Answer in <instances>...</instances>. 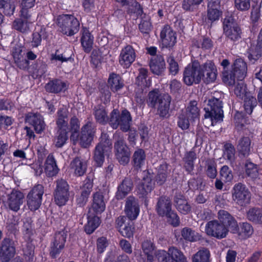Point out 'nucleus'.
<instances>
[{
	"mask_svg": "<svg viewBox=\"0 0 262 262\" xmlns=\"http://www.w3.org/2000/svg\"><path fill=\"white\" fill-rule=\"evenodd\" d=\"M247 65L242 58H237L232 66L231 70L223 72V79L230 84L234 83L235 79L242 81L246 76Z\"/></svg>",
	"mask_w": 262,
	"mask_h": 262,
	"instance_id": "obj_1",
	"label": "nucleus"
},
{
	"mask_svg": "<svg viewBox=\"0 0 262 262\" xmlns=\"http://www.w3.org/2000/svg\"><path fill=\"white\" fill-rule=\"evenodd\" d=\"M132 122L130 113L126 110H123L121 113L117 109H114L110 114L109 124L113 129L120 127V129L126 132L129 130Z\"/></svg>",
	"mask_w": 262,
	"mask_h": 262,
	"instance_id": "obj_2",
	"label": "nucleus"
},
{
	"mask_svg": "<svg viewBox=\"0 0 262 262\" xmlns=\"http://www.w3.org/2000/svg\"><path fill=\"white\" fill-rule=\"evenodd\" d=\"M58 26L60 31L68 36H72L77 33L80 27V23L73 15L62 14L57 18Z\"/></svg>",
	"mask_w": 262,
	"mask_h": 262,
	"instance_id": "obj_3",
	"label": "nucleus"
},
{
	"mask_svg": "<svg viewBox=\"0 0 262 262\" xmlns=\"http://www.w3.org/2000/svg\"><path fill=\"white\" fill-rule=\"evenodd\" d=\"M223 34L228 40L236 41L241 38L242 30L232 15H226L223 20Z\"/></svg>",
	"mask_w": 262,
	"mask_h": 262,
	"instance_id": "obj_4",
	"label": "nucleus"
},
{
	"mask_svg": "<svg viewBox=\"0 0 262 262\" xmlns=\"http://www.w3.org/2000/svg\"><path fill=\"white\" fill-rule=\"evenodd\" d=\"M222 101L219 99L213 98L208 101V107L204 108L205 119L210 118L212 125L217 122L223 120V111Z\"/></svg>",
	"mask_w": 262,
	"mask_h": 262,
	"instance_id": "obj_5",
	"label": "nucleus"
},
{
	"mask_svg": "<svg viewBox=\"0 0 262 262\" xmlns=\"http://www.w3.org/2000/svg\"><path fill=\"white\" fill-rule=\"evenodd\" d=\"M200 63L197 60L189 64L183 72V81L187 85L199 83L202 79Z\"/></svg>",
	"mask_w": 262,
	"mask_h": 262,
	"instance_id": "obj_6",
	"label": "nucleus"
},
{
	"mask_svg": "<svg viewBox=\"0 0 262 262\" xmlns=\"http://www.w3.org/2000/svg\"><path fill=\"white\" fill-rule=\"evenodd\" d=\"M112 145L108 134L102 132L100 137V142L96 145L94 151V160L98 166L100 167L103 164L104 155L110 151Z\"/></svg>",
	"mask_w": 262,
	"mask_h": 262,
	"instance_id": "obj_7",
	"label": "nucleus"
},
{
	"mask_svg": "<svg viewBox=\"0 0 262 262\" xmlns=\"http://www.w3.org/2000/svg\"><path fill=\"white\" fill-rule=\"evenodd\" d=\"M232 199L241 206H245L250 202L251 194L247 186L241 182L236 183L231 190Z\"/></svg>",
	"mask_w": 262,
	"mask_h": 262,
	"instance_id": "obj_8",
	"label": "nucleus"
},
{
	"mask_svg": "<svg viewBox=\"0 0 262 262\" xmlns=\"http://www.w3.org/2000/svg\"><path fill=\"white\" fill-rule=\"evenodd\" d=\"M114 138V149L116 158L121 164L125 165L129 161L130 154L129 148L123 136L116 134Z\"/></svg>",
	"mask_w": 262,
	"mask_h": 262,
	"instance_id": "obj_9",
	"label": "nucleus"
},
{
	"mask_svg": "<svg viewBox=\"0 0 262 262\" xmlns=\"http://www.w3.org/2000/svg\"><path fill=\"white\" fill-rule=\"evenodd\" d=\"M44 192V187L41 184H37L28 193L27 196V205L31 211H35L40 207Z\"/></svg>",
	"mask_w": 262,
	"mask_h": 262,
	"instance_id": "obj_10",
	"label": "nucleus"
},
{
	"mask_svg": "<svg viewBox=\"0 0 262 262\" xmlns=\"http://www.w3.org/2000/svg\"><path fill=\"white\" fill-rule=\"evenodd\" d=\"M157 258L160 262H187L183 253L173 247L169 248L167 252L159 251Z\"/></svg>",
	"mask_w": 262,
	"mask_h": 262,
	"instance_id": "obj_11",
	"label": "nucleus"
},
{
	"mask_svg": "<svg viewBox=\"0 0 262 262\" xmlns=\"http://www.w3.org/2000/svg\"><path fill=\"white\" fill-rule=\"evenodd\" d=\"M229 229L224 224H222L217 220L208 222L205 226V232L209 236L222 239L226 237Z\"/></svg>",
	"mask_w": 262,
	"mask_h": 262,
	"instance_id": "obj_12",
	"label": "nucleus"
},
{
	"mask_svg": "<svg viewBox=\"0 0 262 262\" xmlns=\"http://www.w3.org/2000/svg\"><path fill=\"white\" fill-rule=\"evenodd\" d=\"M96 127L91 122H88L81 128L79 143L84 148L88 147L93 140L96 133Z\"/></svg>",
	"mask_w": 262,
	"mask_h": 262,
	"instance_id": "obj_13",
	"label": "nucleus"
},
{
	"mask_svg": "<svg viewBox=\"0 0 262 262\" xmlns=\"http://www.w3.org/2000/svg\"><path fill=\"white\" fill-rule=\"evenodd\" d=\"M67 235L66 232L63 230L55 233L50 245V254L52 257L55 258L64 248Z\"/></svg>",
	"mask_w": 262,
	"mask_h": 262,
	"instance_id": "obj_14",
	"label": "nucleus"
},
{
	"mask_svg": "<svg viewBox=\"0 0 262 262\" xmlns=\"http://www.w3.org/2000/svg\"><path fill=\"white\" fill-rule=\"evenodd\" d=\"M24 193L18 190L13 189L7 195L6 203L9 208L14 212H17L24 202Z\"/></svg>",
	"mask_w": 262,
	"mask_h": 262,
	"instance_id": "obj_15",
	"label": "nucleus"
},
{
	"mask_svg": "<svg viewBox=\"0 0 262 262\" xmlns=\"http://www.w3.org/2000/svg\"><path fill=\"white\" fill-rule=\"evenodd\" d=\"M16 254L15 247L8 238H5L0 244V261L10 262Z\"/></svg>",
	"mask_w": 262,
	"mask_h": 262,
	"instance_id": "obj_16",
	"label": "nucleus"
},
{
	"mask_svg": "<svg viewBox=\"0 0 262 262\" xmlns=\"http://www.w3.org/2000/svg\"><path fill=\"white\" fill-rule=\"evenodd\" d=\"M136 58L135 49L130 45H127L122 49L119 56V63L124 68H128Z\"/></svg>",
	"mask_w": 262,
	"mask_h": 262,
	"instance_id": "obj_17",
	"label": "nucleus"
},
{
	"mask_svg": "<svg viewBox=\"0 0 262 262\" xmlns=\"http://www.w3.org/2000/svg\"><path fill=\"white\" fill-rule=\"evenodd\" d=\"M200 67L204 81L207 83L214 82L216 78L217 70L212 61L208 60L202 64H200Z\"/></svg>",
	"mask_w": 262,
	"mask_h": 262,
	"instance_id": "obj_18",
	"label": "nucleus"
},
{
	"mask_svg": "<svg viewBox=\"0 0 262 262\" xmlns=\"http://www.w3.org/2000/svg\"><path fill=\"white\" fill-rule=\"evenodd\" d=\"M160 39L162 47L170 48L176 42V34L168 25H165L160 32Z\"/></svg>",
	"mask_w": 262,
	"mask_h": 262,
	"instance_id": "obj_19",
	"label": "nucleus"
},
{
	"mask_svg": "<svg viewBox=\"0 0 262 262\" xmlns=\"http://www.w3.org/2000/svg\"><path fill=\"white\" fill-rule=\"evenodd\" d=\"M220 223L224 224L232 233L237 232L238 224L234 218L227 211L221 210L218 212Z\"/></svg>",
	"mask_w": 262,
	"mask_h": 262,
	"instance_id": "obj_20",
	"label": "nucleus"
},
{
	"mask_svg": "<svg viewBox=\"0 0 262 262\" xmlns=\"http://www.w3.org/2000/svg\"><path fill=\"white\" fill-rule=\"evenodd\" d=\"M124 211L130 220H135L140 212L138 200L133 196L128 197L126 200Z\"/></svg>",
	"mask_w": 262,
	"mask_h": 262,
	"instance_id": "obj_21",
	"label": "nucleus"
},
{
	"mask_svg": "<svg viewBox=\"0 0 262 262\" xmlns=\"http://www.w3.org/2000/svg\"><path fill=\"white\" fill-rule=\"evenodd\" d=\"M172 210V202L170 199L166 195L158 198L155 206V210L160 216H165Z\"/></svg>",
	"mask_w": 262,
	"mask_h": 262,
	"instance_id": "obj_22",
	"label": "nucleus"
},
{
	"mask_svg": "<svg viewBox=\"0 0 262 262\" xmlns=\"http://www.w3.org/2000/svg\"><path fill=\"white\" fill-rule=\"evenodd\" d=\"M251 139L249 137H242L237 142L236 149L240 157L247 158L251 152Z\"/></svg>",
	"mask_w": 262,
	"mask_h": 262,
	"instance_id": "obj_23",
	"label": "nucleus"
},
{
	"mask_svg": "<svg viewBox=\"0 0 262 262\" xmlns=\"http://www.w3.org/2000/svg\"><path fill=\"white\" fill-rule=\"evenodd\" d=\"M47 92L58 94L65 92L69 88V84L59 79H54L49 81L45 85Z\"/></svg>",
	"mask_w": 262,
	"mask_h": 262,
	"instance_id": "obj_24",
	"label": "nucleus"
},
{
	"mask_svg": "<svg viewBox=\"0 0 262 262\" xmlns=\"http://www.w3.org/2000/svg\"><path fill=\"white\" fill-rule=\"evenodd\" d=\"M26 121L34 127L37 133H40L45 128L43 119L39 114L29 113L26 116Z\"/></svg>",
	"mask_w": 262,
	"mask_h": 262,
	"instance_id": "obj_25",
	"label": "nucleus"
},
{
	"mask_svg": "<svg viewBox=\"0 0 262 262\" xmlns=\"http://www.w3.org/2000/svg\"><path fill=\"white\" fill-rule=\"evenodd\" d=\"M149 66L151 71L154 74L162 75L165 69V63L163 57L161 55L152 57Z\"/></svg>",
	"mask_w": 262,
	"mask_h": 262,
	"instance_id": "obj_26",
	"label": "nucleus"
},
{
	"mask_svg": "<svg viewBox=\"0 0 262 262\" xmlns=\"http://www.w3.org/2000/svg\"><path fill=\"white\" fill-rule=\"evenodd\" d=\"M262 56V28L257 39V43L249 49L248 58L250 60L256 61Z\"/></svg>",
	"mask_w": 262,
	"mask_h": 262,
	"instance_id": "obj_27",
	"label": "nucleus"
},
{
	"mask_svg": "<svg viewBox=\"0 0 262 262\" xmlns=\"http://www.w3.org/2000/svg\"><path fill=\"white\" fill-rule=\"evenodd\" d=\"M68 111L64 107H61L57 112L56 125L58 129L68 131Z\"/></svg>",
	"mask_w": 262,
	"mask_h": 262,
	"instance_id": "obj_28",
	"label": "nucleus"
},
{
	"mask_svg": "<svg viewBox=\"0 0 262 262\" xmlns=\"http://www.w3.org/2000/svg\"><path fill=\"white\" fill-rule=\"evenodd\" d=\"M86 163L79 157H76L70 164V169L76 176H83L86 170Z\"/></svg>",
	"mask_w": 262,
	"mask_h": 262,
	"instance_id": "obj_29",
	"label": "nucleus"
},
{
	"mask_svg": "<svg viewBox=\"0 0 262 262\" xmlns=\"http://www.w3.org/2000/svg\"><path fill=\"white\" fill-rule=\"evenodd\" d=\"M105 209V203L102 193L97 192L93 194V203L90 209L96 214L101 213Z\"/></svg>",
	"mask_w": 262,
	"mask_h": 262,
	"instance_id": "obj_30",
	"label": "nucleus"
},
{
	"mask_svg": "<svg viewBox=\"0 0 262 262\" xmlns=\"http://www.w3.org/2000/svg\"><path fill=\"white\" fill-rule=\"evenodd\" d=\"M171 97L168 94H163L161 96L158 105V111L161 117H166L169 113L171 102Z\"/></svg>",
	"mask_w": 262,
	"mask_h": 262,
	"instance_id": "obj_31",
	"label": "nucleus"
},
{
	"mask_svg": "<svg viewBox=\"0 0 262 262\" xmlns=\"http://www.w3.org/2000/svg\"><path fill=\"white\" fill-rule=\"evenodd\" d=\"M45 171L47 176L52 177L56 176L59 171L56 161L53 155H48L45 163Z\"/></svg>",
	"mask_w": 262,
	"mask_h": 262,
	"instance_id": "obj_32",
	"label": "nucleus"
},
{
	"mask_svg": "<svg viewBox=\"0 0 262 262\" xmlns=\"http://www.w3.org/2000/svg\"><path fill=\"white\" fill-rule=\"evenodd\" d=\"M93 115L97 123L102 125L109 123L108 112L104 106L101 105L95 106L93 108Z\"/></svg>",
	"mask_w": 262,
	"mask_h": 262,
	"instance_id": "obj_33",
	"label": "nucleus"
},
{
	"mask_svg": "<svg viewBox=\"0 0 262 262\" xmlns=\"http://www.w3.org/2000/svg\"><path fill=\"white\" fill-rule=\"evenodd\" d=\"M133 184L129 178H125L118 186L116 193V198L118 200L123 199L132 190Z\"/></svg>",
	"mask_w": 262,
	"mask_h": 262,
	"instance_id": "obj_34",
	"label": "nucleus"
},
{
	"mask_svg": "<svg viewBox=\"0 0 262 262\" xmlns=\"http://www.w3.org/2000/svg\"><path fill=\"white\" fill-rule=\"evenodd\" d=\"M174 203L176 208L181 213L187 214L190 212V205L184 195L181 194H176L174 198Z\"/></svg>",
	"mask_w": 262,
	"mask_h": 262,
	"instance_id": "obj_35",
	"label": "nucleus"
},
{
	"mask_svg": "<svg viewBox=\"0 0 262 262\" xmlns=\"http://www.w3.org/2000/svg\"><path fill=\"white\" fill-rule=\"evenodd\" d=\"M93 184L90 181H86L81 188L80 195L77 199V203L79 206L82 207L86 203L89 196L92 191Z\"/></svg>",
	"mask_w": 262,
	"mask_h": 262,
	"instance_id": "obj_36",
	"label": "nucleus"
},
{
	"mask_svg": "<svg viewBox=\"0 0 262 262\" xmlns=\"http://www.w3.org/2000/svg\"><path fill=\"white\" fill-rule=\"evenodd\" d=\"M154 188V183L150 177L144 178L137 186V192L143 196L150 193Z\"/></svg>",
	"mask_w": 262,
	"mask_h": 262,
	"instance_id": "obj_37",
	"label": "nucleus"
},
{
	"mask_svg": "<svg viewBox=\"0 0 262 262\" xmlns=\"http://www.w3.org/2000/svg\"><path fill=\"white\" fill-rule=\"evenodd\" d=\"M31 15L28 18L22 15L20 13V17L16 19L13 23V27L15 30L21 32H26L29 30V25L31 23Z\"/></svg>",
	"mask_w": 262,
	"mask_h": 262,
	"instance_id": "obj_38",
	"label": "nucleus"
},
{
	"mask_svg": "<svg viewBox=\"0 0 262 262\" xmlns=\"http://www.w3.org/2000/svg\"><path fill=\"white\" fill-rule=\"evenodd\" d=\"M100 224V219L90 210L88 213V223L85 226V231L88 234L92 233Z\"/></svg>",
	"mask_w": 262,
	"mask_h": 262,
	"instance_id": "obj_39",
	"label": "nucleus"
},
{
	"mask_svg": "<svg viewBox=\"0 0 262 262\" xmlns=\"http://www.w3.org/2000/svg\"><path fill=\"white\" fill-rule=\"evenodd\" d=\"M80 40L84 51L89 53L93 47L94 37L88 30L86 29L83 30Z\"/></svg>",
	"mask_w": 262,
	"mask_h": 262,
	"instance_id": "obj_40",
	"label": "nucleus"
},
{
	"mask_svg": "<svg viewBox=\"0 0 262 262\" xmlns=\"http://www.w3.org/2000/svg\"><path fill=\"white\" fill-rule=\"evenodd\" d=\"M108 85L113 92H117L123 87L124 84L121 77L116 74L112 73L108 79Z\"/></svg>",
	"mask_w": 262,
	"mask_h": 262,
	"instance_id": "obj_41",
	"label": "nucleus"
},
{
	"mask_svg": "<svg viewBox=\"0 0 262 262\" xmlns=\"http://www.w3.org/2000/svg\"><path fill=\"white\" fill-rule=\"evenodd\" d=\"M235 149L234 146L230 143H226L224 146V158L229 161L230 165L233 166L235 160Z\"/></svg>",
	"mask_w": 262,
	"mask_h": 262,
	"instance_id": "obj_42",
	"label": "nucleus"
},
{
	"mask_svg": "<svg viewBox=\"0 0 262 262\" xmlns=\"http://www.w3.org/2000/svg\"><path fill=\"white\" fill-rule=\"evenodd\" d=\"M181 235L186 241L194 242L201 239V235L194 230L188 227H185L181 230Z\"/></svg>",
	"mask_w": 262,
	"mask_h": 262,
	"instance_id": "obj_43",
	"label": "nucleus"
},
{
	"mask_svg": "<svg viewBox=\"0 0 262 262\" xmlns=\"http://www.w3.org/2000/svg\"><path fill=\"white\" fill-rule=\"evenodd\" d=\"M199 108L197 106V102L196 101H191L187 106L186 111L184 113L187 114L190 118V120L194 121L195 119H199L200 113Z\"/></svg>",
	"mask_w": 262,
	"mask_h": 262,
	"instance_id": "obj_44",
	"label": "nucleus"
},
{
	"mask_svg": "<svg viewBox=\"0 0 262 262\" xmlns=\"http://www.w3.org/2000/svg\"><path fill=\"white\" fill-rule=\"evenodd\" d=\"M247 217L252 222L262 224V209L257 208H250L247 211Z\"/></svg>",
	"mask_w": 262,
	"mask_h": 262,
	"instance_id": "obj_45",
	"label": "nucleus"
},
{
	"mask_svg": "<svg viewBox=\"0 0 262 262\" xmlns=\"http://www.w3.org/2000/svg\"><path fill=\"white\" fill-rule=\"evenodd\" d=\"M196 158L195 152L192 150L187 152L183 158L185 163L184 167L189 173L191 172L194 168V161Z\"/></svg>",
	"mask_w": 262,
	"mask_h": 262,
	"instance_id": "obj_46",
	"label": "nucleus"
},
{
	"mask_svg": "<svg viewBox=\"0 0 262 262\" xmlns=\"http://www.w3.org/2000/svg\"><path fill=\"white\" fill-rule=\"evenodd\" d=\"M243 99L245 110L247 114L250 115L252 113L253 108L257 105V100L251 94L245 95Z\"/></svg>",
	"mask_w": 262,
	"mask_h": 262,
	"instance_id": "obj_47",
	"label": "nucleus"
},
{
	"mask_svg": "<svg viewBox=\"0 0 262 262\" xmlns=\"http://www.w3.org/2000/svg\"><path fill=\"white\" fill-rule=\"evenodd\" d=\"M205 172L210 179H214L217 176L216 163L213 159H208L205 162Z\"/></svg>",
	"mask_w": 262,
	"mask_h": 262,
	"instance_id": "obj_48",
	"label": "nucleus"
},
{
	"mask_svg": "<svg viewBox=\"0 0 262 262\" xmlns=\"http://www.w3.org/2000/svg\"><path fill=\"white\" fill-rule=\"evenodd\" d=\"M253 233V229L252 226L248 223H243L240 226V228H237L238 236L242 239H246L249 237ZM236 233V232L235 233Z\"/></svg>",
	"mask_w": 262,
	"mask_h": 262,
	"instance_id": "obj_49",
	"label": "nucleus"
},
{
	"mask_svg": "<svg viewBox=\"0 0 262 262\" xmlns=\"http://www.w3.org/2000/svg\"><path fill=\"white\" fill-rule=\"evenodd\" d=\"M142 247L143 251L147 255V262L153 261L155 247L152 243L150 241H145L142 243Z\"/></svg>",
	"mask_w": 262,
	"mask_h": 262,
	"instance_id": "obj_50",
	"label": "nucleus"
},
{
	"mask_svg": "<svg viewBox=\"0 0 262 262\" xmlns=\"http://www.w3.org/2000/svg\"><path fill=\"white\" fill-rule=\"evenodd\" d=\"M210 254L206 248L198 251L192 257V262H209Z\"/></svg>",
	"mask_w": 262,
	"mask_h": 262,
	"instance_id": "obj_51",
	"label": "nucleus"
},
{
	"mask_svg": "<svg viewBox=\"0 0 262 262\" xmlns=\"http://www.w3.org/2000/svg\"><path fill=\"white\" fill-rule=\"evenodd\" d=\"M141 16V21L139 25V28L143 33H148L151 30V24L150 21V17L145 14Z\"/></svg>",
	"mask_w": 262,
	"mask_h": 262,
	"instance_id": "obj_52",
	"label": "nucleus"
},
{
	"mask_svg": "<svg viewBox=\"0 0 262 262\" xmlns=\"http://www.w3.org/2000/svg\"><path fill=\"white\" fill-rule=\"evenodd\" d=\"M145 154L142 149L136 150L133 155V161L134 165L137 168H140L144 164Z\"/></svg>",
	"mask_w": 262,
	"mask_h": 262,
	"instance_id": "obj_53",
	"label": "nucleus"
},
{
	"mask_svg": "<svg viewBox=\"0 0 262 262\" xmlns=\"http://www.w3.org/2000/svg\"><path fill=\"white\" fill-rule=\"evenodd\" d=\"M163 94H160L158 90L156 89L148 94L147 103L150 107H155L156 105L158 103L161 98V96Z\"/></svg>",
	"mask_w": 262,
	"mask_h": 262,
	"instance_id": "obj_54",
	"label": "nucleus"
},
{
	"mask_svg": "<svg viewBox=\"0 0 262 262\" xmlns=\"http://www.w3.org/2000/svg\"><path fill=\"white\" fill-rule=\"evenodd\" d=\"M220 8H208L207 18L208 20L212 23L218 20L222 15Z\"/></svg>",
	"mask_w": 262,
	"mask_h": 262,
	"instance_id": "obj_55",
	"label": "nucleus"
},
{
	"mask_svg": "<svg viewBox=\"0 0 262 262\" xmlns=\"http://www.w3.org/2000/svg\"><path fill=\"white\" fill-rule=\"evenodd\" d=\"M246 173L252 179L255 180L256 179H260V176L259 175L258 169L256 165L251 162H248L246 164Z\"/></svg>",
	"mask_w": 262,
	"mask_h": 262,
	"instance_id": "obj_56",
	"label": "nucleus"
},
{
	"mask_svg": "<svg viewBox=\"0 0 262 262\" xmlns=\"http://www.w3.org/2000/svg\"><path fill=\"white\" fill-rule=\"evenodd\" d=\"M148 71L146 69L141 68L139 70V73L136 79V83L142 88L149 86L146 80Z\"/></svg>",
	"mask_w": 262,
	"mask_h": 262,
	"instance_id": "obj_57",
	"label": "nucleus"
},
{
	"mask_svg": "<svg viewBox=\"0 0 262 262\" xmlns=\"http://www.w3.org/2000/svg\"><path fill=\"white\" fill-rule=\"evenodd\" d=\"M68 133L67 130L58 129L54 141L56 147H61L66 143L68 139Z\"/></svg>",
	"mask_w": 262,
	"mask_h": 262,
	"instance_id": "obj_58",
	"label": "nucleus"
},
{
	"mask_svg": "<svg viewBox=\"0 0 262 262\" xmlns=\"http://www.w3.org/2000/svg\"><path fill=\"white\" fill-rule=\"evenodd\" d=\"M55 183L56 188L54 192L70 193V186L66 180L62 179H58L55 181Z\"/></svg>",
	"mask_w": 262,
	"mask_h": 262,
	"instance_id": "obj_59",
	"label": "nucleus"
},
{
	"mask_svg": "<svg viewBox=\"0 0 262 262\" xmlns=\"http://www.w3.org/2000/svg\"><path fill=\"white\" fill-rule=\"evenodd\" d=\"M131 221L128 220L126 224L119 229V232L122 235L127 238L133 235L134 227V224Z\"/></svg>",
	"mask_w": 262,
	"mask_h": 262,
	"instance_id": "obj_60",
	"label": "nucleus"
},
{
	"mask_svg": "<svg viewBox=\"0 0 262 262\" xmlns=\"http://www.w3.org/2000/svg\"><path fill=\"white\" fill-rule=\"evenodd\" d=\"M220 175L221 179L225 182H231L233 178L231 169L227 165L222 167L220 171Z\"/></svg>",
	"mask_w": 262,
	"mask_h": 262,
	"instance_id": "obj_61",
	"label": "nucleus"
},
{
	"mask_svg": "<svg viewBox=\"0 0 262 262\" xmlns=\"http://www.w3.org/2000/svg\"><path fill=\"white\" fill-rule=\"evenodd\" d=\"M193 45L197 48H201L203 49H209L213 46L212 40L208 37H203L200 40H195L193 41Z\"/></svg>",
	"mask_w": 262,
	"mask_h": 262,
	"instance_id": "obj_62",
	"label": "nucleus"
},
{
	"mask_svg": "<svg viewBox=\"0 0 262 262\" xmlns=\"http://www.w3.org/2000/svg\"><path fill=\"white\" fill-rule=\"evenodd\" d=\"M189 116L182 112L178 116V126L182 130L187 129L190 125Z\"/></svg>",
	"mask_w": 262,
	"mask_h": 262,
	"instance_id": "obj_63",
	"label": "nucleus"
},
{
	"mask_svg": "<svg viewBox=\"0 0 262 262\" xmlns=\"http://www.w3.org/2000/svg\"><path fill=\"white\" fill-rule=\"evenodd\" d=\"M35 4V0H23L21 2V10L20 13L22 15L27 18L30 17L28 9L33 7Z\"/></svg>",
	"mask_w": 262,
	"mask_h": 262,
	"instance_id": "obj_64",
	"label": "nucleus"
}]
</instances>
